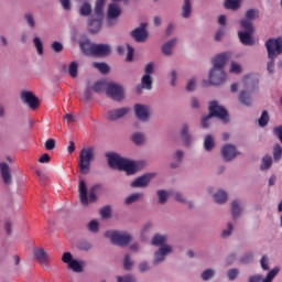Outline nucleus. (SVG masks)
Segmentation results:
<instances>
[{
  "instance_id": "11",
  "label": "nucleus",
  "mask_w": 282,
  "mask_h": 282,
  "mask_svg": "<svg viewBox=\"0 0 282 282\" xmlns=\"http://www.w3.org/2000/svg\"><path fill=\"white\" fill-rule=\"evenodd\" d=\"M147 25H148L147 23L142 22L140 26L135 28L131 32V36H133L137 43H144V41L149 39V32H147Z\"/></svg>"
},
{
  "instance_id": "20",
  "label": "nucleus",
  "mask_w": 282,
  "mask_h": 282,
  "mask_svg": "<svg viewBox=\"0 0 282 282\" xmlns=\"http://www.w3.org/2000/svg\"><path fill=\"white\" fill-rule=\"evenodd\" d=\"M149 182H151V175L145 174L143 176L138 177L131 183L132 188H144L149 186Z\"/></svg>"
},
{
  "instance_id": "49",
  "label": "nucleus",
  "mask_w": 282,
  "mask_h": 282,
  "mask_svg": "<svg viewBox=\"0 0 282 282\" xmlns=\"http://www.w3.org/2000/svg\"><path fill=\"white\" fill-rule=\"evenodd\" d=\"M100 216L102 217V219H109V217H111V207H102L100 209Z\"/></svg>"
},
{
  "instance_id": "57",
  "label": "nucleus",
  "mask_w": 282,
  "mask_h": 282,
  "mask_svg": "<svg viewBox=\"0 0 282 282\" xmlns=\"http://www.w3.org/2000/svg\"><path fill=\"white\" fill-rule=\"evenodd\" d=\"M231 74H241V65L237 64L236 62L231 63L230 66Z\"/></svg>"
},
{
  "instance_id": "42",
  "label": "nucleus",
  "mask_w": 282,
  "mask_h": 282,
  "mask_svg": "<svg viewBox=\"0 0 282 282\" xmlns=\"http://www.w3.org/2000/svg\"><path fill=\"white\" fill-rule=\"evenodd\" d=\"M94 67L101 74H109V65L107 63H94Z\"/></svg>"
},
{
  "instance_id": "25",
  "label": "nucleus",
  "mask_w": 282,
  "mask_h": 282,
  "mask_svg": "<svg viewBox=\"0 0 282 282\" xmlns=\"http://www.w3.org/2000/svg\"><path fill=\"white\" fill-rule=\"evenodd\" d=\"M105 1L106 0H97L95 6L94 17H105Z\"/></svg>"
},
{
  "instance_id": "35",
  "label": "nucleus",
  "mask_w": 282,
  "mask_h": 282,
  "mask_svg": "<svg viewBox=\"0 0 282 282\" xmlns=\"http://www.w3.org/2000/svg\"><path fill=\"white\" fill-rule=\"evenodd\" d=\"M79 14L80 17H89V14H91V4H89V2H85L79 8Z\"/></svg>"
},
{
  "instance_id": "17",
  "label": "nucleus",
  "mask_w": 282,
  "mask_h": 282,
  "mask_svg": "<svg viewBox=\"0 0 282 282\" xmlns=\"http://www.w3.org/2000/svg\"><path fill=\"white\" fill-rule=\"evenodd\" d=\"M79 202L82 206H89V197L87 196V183H85V180L79 181Z\"/></svg>"
},
{
  "instance_id": "52",
  "label": "nucleus",
  "mask_w": 282,
  "mask_h": 282,
  "mask_svg": "<svg viewBox=\"0 0 282 282\" xmlns=\"http://www.w3.org/2000/svg\"><path fill=\"white\" fill-rule=\"evenodd\" d=\"M123 268L124 270H131V268H133V261H131V257L129 254L124 256Z\"/></svg>"
},
{
  "instance_id": "38",
  "label": "nucleus",
  "mask_w": 282,
  "mask_h": 282,
  "mask_svg": "<svg viewBox=\"0 0 282 282\" xmlns=\"http://www.w3.org/2000/svg\"><path fill=\"white\" fill-rule=\"evenodd\" d=\"M142 197H144V194H142V193L131 194L130 196H128L126 198V204L127 205L133 204V202H138V200L142 199Z\"/></svg>"
},
{
  "instance_id": "43",
  "label": "nucleus",
  "mask_w": 282,
  "mask_h": 282,
  "mask_svg": "<svg viewBox=\"0 0 282 282\" xmlns=\"http://www.w3.org/2000/svg\"><path fill=\"white\" fill-rule=\"evenodd\" d=\"M68 268L73 270L74 272H83V264L78 262L77 260H73L69 264Z\"/></svg>"
},
{
  "instance_id": "10",
  "label": "nucleus",
  "mask_w": 282,
  "mask_h": 282,
  "mask_svg": "<svg viewBox=\"0 0 282 282\" xmlns=\"http://www.w3.org/2000/svg\"><path fill=\"white\" fill-rule=\"evenodd\" d=\"M22 101L25 102L30 109H39L41 101H39V97L35 96L32 91H22L21 94Z\"/></svg>"
},
{
  "instance_id": "54",
  "label": "nucleus",
  "mask_w": 282,
  "mask_h": 282,
  "mask_svg": "<svg viewBox=\"0 0 282 282\" xmlns=\"http://www.w3.org/2000/svg\"><path fill=\"white\" fill-rule=\"evenodd\" d=\"M117 282H135V276L133 275H124V276H117Z\"/></svg>"
},
{
  "instance_id": "60",
  "label": "nucleus",
  "mask_w": 282,
  "mask_h": 282,
  "mask_svg": "<svg viewBox=\"0 0 282 282\" xmlns=\"http://www.w3.org/2000/svg\"><path fill=\"white\" fill-rule=\"evenodd\" d=\"M262 270H270L268 256H263L260 260Z\"/></svg>"
},
{
  "instance_id": "46",
  "label": "nucleus",
  "mask_w": 282,
  "mask_h": 282,
  "mask_svg": "<svg viewBox=\"0 0 282 282\" xmlns=\"http://www.w3.org/2000/svg\"><path fill=\"white\" fill-rule=\"evenodd\" d=\"M158 197L161 204H166V202L169 200V194L164 189H160L158 192Z\"/></svg>"
},
{
  "instance_id": "34",
  "label": "nucleus",
  "mask_w": 282,
  "mask_h": 282,
  "mask_svg": "<svg viewBox=\"0 0 282 282\" xmlns=\"http://www.w3.org/2000/svg\"><path fill=\"white\" fill-rule=\"evenodd\" d=\"M214 199L216 204H225L226 199H228V194L220 189L214 195Z\"/></svg>"
},
{
  "instance_id": "18",
  "label": "nucleus",
  "mask_w": 282,
  "mask_h": 282,
  "mask_svg": "<svg viewBox=\"0 0 282 282\" xmlns=\"http://www.w3.org/2000/svg\"><path fill=\"white\" fill-rule=\"evenodd\" d=\"M111 54V46L108 44H95L93 56H109Z\"/></svg>"
},
{
  "instance_id": "63",
  "label": "nucleus",
  "mask_w": 282,
  "mask_h": 282,
  "mask_svg": "<svg viewBox=\"0 0 282 282\" xmlns=\"http://www.w3.org/2000/svg\"><path fill=\"white\" fill-rule=\"evenodd\" d=\"M144 72H145L144 76H151V74H153L154 72L153 62H150L147 64Z\"/></svg>"
},
{
  "instance_id": "22",
  "label": "nucleus",
  "mask_w": 282,
  "mask_h": 282,
  "mask_svg": "<svg viewBox=\"0 0 282 282\" xmlns=\"http://www.w3.org/2000/svg\"><path fill=\"white\" fill-rule=\"evenodd\" d=\"M34 257L42 265L50 263V254L45 252V249H37L34 251Z\"/></svg>"
},
{
  "instance_id": "56",
  "label": "nucleus",
  "mask_w": 282,
  "mask_h": 282,
  "mask_svg": "<svg viewBox=\"0 0 282 282\" xmlns=\"http://www.w3.org/2000/svg\"><path fill=\"white\" fill-rule=\"evenodd\" d=\"M78 248H79V250L88 251V250H91V245L88 241L83 240V241L78 242Z\"/></svg>"
},
{
  "instance_id": "13",
  "label": "nucleus",
  "mask_w": 282,
  "mask_h": 282,
  "mask_svg": "<svg viewBox=\"0 0 282 282\" xmlns=\"http://www.w3.org/2000/svg\"><path fill=\"white\" fill-rule=\"evenodd\" d=\"M102 28V18L98 15H93L88 20V30L90 34H98L100 32V29Z\"/></svg>"
},
{
  "instance_id": "23",
  "label": "nucleus",
  "mask_w": 282,
  "mask_h": 282,
  "mask_svg": "<svg viewBox=\"0 0 282 282\" xmlns=\"http://www.w3.org/2000/svg\"><path fill=\"white\" fill-rule=\"evenodd\" d=\"M121 13H122V11L120 10V7H118V4L110 3L108 6V18L109 19H118V17H120Z\"/></svg>"
},
{
  "instance_id": "44",
  "label": "nucleus",
  "mask_w": 282,
  "mask_h": 282,
  "mask_svg": "<svg viewBox=\"0 0 282 282\" xmlns=\"http://www.w3.org/2000/svg\"><path fill=\"white\" fill-rule=\"evenodd\" d=\"M33 43L36 47L39 56H43V42L41 41V37H34Z\"/></svg>"
},
{
  "instance_id": "50",
  "label": "nucleus",
  "mask_w": 282,
  "mask_h": 282,
  "mask_svg": "<svg viewBox=\"0 0 282 282\" xmlns=\"http://www.w3.org/2000/svg\"><path fill=\"white\" fill-rule=\"evenodd\" d=\"M44 147L46 151H54V149H56V140L54 139L46 140Z\"/></svg>"
},
{
  "instance_id": "33",
  "label": "nucleus",
  "mask_w": 282,
  "mask_h": 282,
  "mask_svg": "<svg viewBox=\"0 0 282 282\" xmlns=\"http://www.w3.org/2000/svg\"><path fill=\"white\" fill-rule=\"evenodd\" d=\"M109 84H107V82L99 80V82L94 84L93 89L96 91V94H102V91H105V89H106V94H107V86Z\"/></svg>"
},
{
  "instance_id": "36",
  "label": "nucleus",
  "mask_w": 282,
  "mask_h": 282,
  "mask_svg": "<svg viewBox=\"0 0 282 282\" xmlns=\"http://www.w3.org/2000/svg\"><path fill=\"white\" fill-rule=\"evenodd\" d=\"M268 122H270V115L268 110H264L261 117L258 120L259 127H268Z\"/></svg>"
},
{
  "instance_id": "48",
  "label": "nucleus",
  "mask_w": 282,
  "mask_h": 282,
  "mask_svg": "<svg viewBox=\"0 0 282 282\" xmlns=\"http://www.w3.org/2000/svg\"><path fill=\"white\" fill-rule=\"evenodd\" d=\"M215 276V271L213 269H207L202 273L203 281H208Z\"/></svg>"
},
{
  "instance_id": "3",
  "label": "nucleus",
  "mask_w": 282,
  "mask_h": 282,
  "mask_svg": "<svg viewBox=\"0 0 282 282\" xmlns=\"http://www.w3.org/2000/svg\"><path fill=\"white\" fill-rule=\"evenodd\" d=\"M210 118H219L223 122H229L228 110L219 106L217 101H212L209 104V113L202 119L203 129H208L210 127Z\"/></svg>"
},
{
  "instance_id": "64",
  "label": "nucleus",
  "mask_w": 282,
  "mask_h": 282,
  "mask_svg": "<svg viewBox=\"0 0 282 282\" xmlns=\"http://www.w3.org/2000/svg\"><path fill=\"white\" fill-rule=\"evenodd\" d=\"M187 91H195V78L188 80L186 86Z\"/></svg>"
},
{
  "instance_id": "19",
  "label": "nucleus",
  "mask_w": 282,
  "mask_h": 282,
  "mask_svg": "<svg viewBox=\"0 0 282 282\" xmlns=\"http://www.w3.org/2000/svg\"><path fill=\"white\" fill-rule=\"evenodd\" d=\"M0 172L4 184H12V174L10 173V165L8 163H0Z\"/></svg>"
},
{
  "instance_id": "4",
  "label": "nucleus",
  "mask_w": 282,
  "mask_h": 282,
  "mask_svg": "<svg viewBox=\"0 0 282 282\" xmlns=\"http://www.w3.org/2000/svg\"><path fill=\"white\" fill-rule=\"evenodd\" d=\"M265 47L270 58V62L268 63V70L270 74H274V59L276 56H279V54H282V37L269 39L265 42Z\"/></svg>"
},
{
  "instance_id": "14",
  "label": "nucleus",
  "mask_w": 282,
  "mask_h": 282,
  "mask_svg": "<svg viewBox=\"0 0 282 282\" xmlns=\"http://www.w3.org/2000/svg\"><path fill=\"white\" fill-rule=\"evenodd\" d=\"M130 111H131V108L129 107L110 110L108 111V120H111V121L120 120V118H124V116H127V113H129Z\"/></svg>"
},
{
  "instance_id": "51",
  "label": "nucleus",
  "mask_w": 282,
  "mask_h": 282,
  "mask_svg": "<svg viewBox=\"0 0 282 282\" xmlns=\"http://www.w3.org/2000/svg\"><path fill=\"white\" fill-rule=\"evenodd\" d=\"M24 19L29 28H34V25H36V22L34 21V15H32V13H25Z\"/></svg>"
},
{
  "instance_id": "40",
  "label": "nucleus",
  "mask_w": 282,
  "mask_h": 282,
  "mask_svg": "<svg viewBox=\"0 0 282 282\" xmlns=\"http://www.w3.org/2000/svg\"><path fill=\"white\" fill-rule=\"evenodd\" d=\"M272 166V156L271 155H265L262 159V164L260 166L261 171H268Z\"/></svg>"
},
{
  "instance_id": "27",
  "label": "nucleus",
  "mask_w": 282,
  "mask_h": 282,
  "mask_svg": "<svg viewBox=\"0 0 282 282\" xmlns=\"http://www.w3.org/2000/svg\"><path fill=\"white\" fill-rule=\"evenodd\" d=\"M246 19H242V21H249V23H252L254 19H259V11L258 9H249L245 13Z\"/></svg>"
},
{
  "instance_id": "1",
  "label": "nucleus",
  "mask_w": 282,
  "mask_h": 282,
  "mask_svg": "<svg viewBox=\"0 0 282 282\" xmlns=\"http://www.w3.org/2000/svg\"><path fill=\"white\" fill-rule=\"evenodd\" d=\"M213 68L209 70V85H224L226 83V63H228V53L218 54L213 61Z\"/></svg>"
},
{
  "instance_id": "12",
  "label": "nucleus",
  "mask_w": 282,
  "mask_h": 282,
  "mask_svg": "<svg viewBox=\"0 0 282 282\" xmlns=\"http://www.w3.org/2000/svg\"><path fill=\"white\" fill-rule=\"evenodd\" d=\"M279 274V268L272 269L267 276L263 279L261 274L251 275L249 278V282H272L274 280V276Z\"/></svg>"
},
{
  "instance_id": "41",
  "label": "nucleus",
  "mask_w": 282,
  "mask_h": 282,
  "mask_svg": "<svg viewBox=\"0 0 282 282\" xmlns=\"http://www.w3.org/2000/svg\"><path fill=\"white\" fill-rule=\"evenodd\" d=\"M68 74L72 78H76V76H78V63L72 62L69 64Z\"/></svg>"
},
{
  "instance_id": "47",
  "label": "nucleus",
  "mask_w": 282,
  "mask_h": 282,
  "mask_svg": "<svg viewBox=\"0 0 282 282\" xmlns=\"http://www.w3.org/2000/svg\"><path fill=\"white\" fill-rule=\"evenodd\" d=\"M99 188H100V185H95L90 188L89 194H88L89 202H96V199H97L96 193Z\"/></svg>"
},
{
  "instance_id": "32",
  "label": "nucleus",
  "mask_w": 282,
  "mask_h": 282,
  "mask_svg": "<svg viewBox=\"0 0 282 282\" xmlns=\"http://www.w3.org/2000/svg\"><path fill=\"white\" fill-rule=\"evenodd\" d=\"M224 6L226 10H239L241 2L239 0H225Z\"/></svg>"
},
{
  "instance_id": "15",
  "label": "nucleus",
  "mask_w": 282,
  "mask_h": 282,
  "mask_svg": "<svg viewBox=\"0 0 282 282\" xmlns=\"http://www.w3.org/2000/svg\"><path fill=\"white\" fill-rule=\"evenodd\" d=\"M223 158L226 160V162H231V160H235L237 158V148L232 144H226L223 150Z\"/></svg>"
},
{
  "instance_id": "5",
  "label": "nucleus",
  "mask_w": 282,
  "mask_h": 282,
  "mask_svg": "<svg viewBox=\"0 0 282 282\" xmlns=\"http://www.w3.org/2000/svg\"><path fill=\"white\" fill-rule=\"evenodd\" d=\"M166 243V236L155 235L152 239V246H162L154 253V265L158 263H162L166 259V254H171L173 252V248L171 246H164Z\"/></svg>"
},
{
  "instance_id": "62",
  "label": "nucleus",
  "mask_w": 282,
  "mask_h": 282,
  "mask_svg": "<svg viewBox=\"0 0 282 282\" xmlns=\"http://www.w3.org/2000/svg\"><path fill=\"white\" fill-rule=\"evenodd\" d=\"M127 48H128V53H127V61L128 63H131V61H133V47L129 44H127Z\"/></svg>"
},
{
  "instance_id": "26",
  "label": "nucleus",
  "mask_w": 282,
  "mask_h": 282,
  "mask_svg": "<svg viewBox=\"0 0 282 282\" xmlns=\"http://www.w3.org/2000/svg\"><path fill=\"white\" fill-rule=\"evenodd\" d=\"M141 85L142 89L151 91V89H153V79L151 78V75H143L141 78Z\"/></svg>"
},
{
  "instance_id": "53",
  "label": "nucleus",
  "mask_w": 282,
  "mask_h": 282,
  "mask_svg": "<svg viewBox=\"0 0 282 282\" xmlns=\"http://www.w3.org/2000/svg\"><path fill=\"white\" fill-rule=\"evenodd\" d=\"M227 276H228L229 281H235V279H237V276H239V269H230L227 272Z\"/></svg>"
},
{
  "instance_id": "58",
  "label": "nucleus",
  "mask_w": 282,
  "mask_h": 282,
  "mask_svg": "<svg viewBox=\"0 0 282 282\" xmlns=\"http://www.w3.org/2000/svg\"><path fill=\"white\" fill-rule=\"evenodd\" d=\"M52 50L56 52V54L61 53V51L63 50V43L61 42H53L51 45Z\"/></svg>"
},
{
  "instance_id": "37",
  "label": "nucleus",
  "mask_w": 282,
  "mask_h": 282,
  "mask_svg": "<svg viewBox=\"0 0 282 282\" xmlns=\"http://www.w3.org/2000/svg\"><path fill=\"white\" fill-rule=\"evenodd\" d=\"M282 158V148L279 143L273 147V160L274 162H280Z\"/></svg>"
},
{
  "instance_id": "16",
  "label": "nucleus",
  "mask_w": 282,
  "mask_h": 282,
  "mask_svg": "<svg viewBox=\"0 0 282 282\" xmlns=\"http://www.w3.org/2000/svg\"><path fill=\"white\" fill-rule=\"evenodd\" d=\"M134 113L139 120L147 122L149 120V107L137 104L134 105Z\"/></svg>"
},
{
  "instance_id": "7",
  "label": "nucleus",
  "mask_w": 282,
  "mask_h": 282,
  "mask_svg": "<svg viewBox=\"0 0 282 282\" xmlns=\"http://www.w3.org/2000/svg\"><path fill=\"white\" fill-rule=\"evenodd\" d=\"M240 25L242 30H245L238 32L240 43H242V45H254V39H252V35L254 34V26L252 25V22L248 20H240Z\"/></svg>"
},
{
  "instance_id": "6",
  "label": "nucleus",
  "mask_w": 282,
  "mask_h": 282,
  "mask_svg": "<svg viewBox=\"0 0 282 282\" xmlns=\"http://www.w3.org/2000/svg\"><path fill=\"white\" fill-rule=\"evenodd\" d=\"M94 148H84L79 153V172L82 175H87L91 170V162H94Z\"/></svg>"
},
{
  "instance_id": "24",
  "label": "nucleus",
  "mask_w": 282,
  "mask_h": 282,
  "mask_svg": "<svg viewBox=\"0 0 282 282\" xmlns=\"http://www.w3.org/2000/svg\"><path fill=\"white\" fill-rule=\"evenodd\" d=\"M177 43V39H172L170 40L167 43H165L162 46V53L165 56H171V54H173V47H175V44Z\"/></svg>"
},
{
  "instance_id": "55",
  "label": "nucleus",
  "mask_w": 282,
  "mask_h": 282,
  "mask_svg": "<svg viewBox=\"0 0 282 282\" xmlns=\"http://www.w3.org/2000/svg\"><path fill=\"white\" fill-rule=\"evenodd\" d=\"M62 261L63 263H67L69 265V263L74 261V257L72 256V252H65L62 257Z\"/></svg>"
},
{
  "instance_id": "45",
  "label": "nucleus",
  "mask_w": 282,
  "mask_h": 282,
  "mask_svg": "<svg viewBox=\"0 0 282 282\" xmlns=\"http://www.w3.org/2000/svg\"><path fill=\"white\" fill-rule=\"evenodd\" d=\"M132 142H134V144H144V134L137 132L132 135Z\"/></svg>"
},
{
  "instance_id": "30",
  "label": "nucleus",
  "mask_w": 282,
  "mask_h": 282,
  "mask_svg": "<svg viewBox=\"0 0 282 282\" xmlns=\"http://www.w3.org/2000/svg\"><path fill=\"white\" fill-rule=\"evenodd\" d=\"M181 138L184 140L186 147L191 144V134L188 133V123H184L181 130Z\"/></svg>"
},
{
  "instance_id": "39",
  "label": "nucleus",
  "mask_w": 282,
  "mask_h": 282,
  "mask_svg": "<svg viewBox=\"0 0 282 282\" xmlns=\"http://www.w3.org/2000/svg\"><path fill=\"white\" fill-rule=\"evenodd\" d=\"M204 147L206 151H213V148L215 147V139H213V135L208 134L205 138Z\"/></svg>"
},
{
  "instance_id": "59",
  "label": "nucleus",
  "mask_w": 282,
  "mask_h": 282,
  "mask_svg": "<svg viewBox=\"0 0 282 282\" xmlns=\"http://www.w3.org/2000/svg\"><path fill=\"white\" fill-rule=\"evenodd\" d=\"M98 228H99V224H98V221H96V220H91V221L88 224V230H89L90 232H96V231L98 230Z\"/></svg>"
},
{
  "instance_id": "2",
  "label": "nucleus",
  "mask_w": 282,
  "mask_h": 282,
  "mask_svg": "<svg viewBox=\"0 0 282 282\" xmlns=\"http://www.w3.org/2000/svg\"><path fill=\"white\" fill-rule=\"evenodd\" d=\"M108 164L110 169H118V171H124L127 175H133L138 172V165L135 162L124 159L116 153L107 154Z\"/></svg>"
},
{
  "instance_id": "28",
  "label": "nucleus",
  "mask_w": 282,
  "mask_h": 282,
  "mask_svg": "<svg viewBox=\"0 0 282 282\" xmlns=\"http://www.w3.org/2000/svg\"><path fill=\"white\" fill-rule=\"evenodd\" d=\"M182 17L183 19H188L193 14V7L191 6V0H185L184 6L182 7Z\"/></svg>"
},
{
  "instance_id": "61",
  "label": "nucleus",
  "mask_w": 282,
  "mask_h": 282,
  "mask_svg": "<svg viewBox=\"0 0 282 282\" xmlns=\"http://www.w3.org/2000/svg\"><path fill=\"white\" fill-rule=\"evenodd\" d=\"M51 161H52V158H51L50 154H47V153H44V154L39 159L40 164H50Z\"/></svg>"
},
{
  "instance_id": "29",
  "label": "nucleus",
  "mask_w": 282,
  "mask_h": 282,
  "mask_svg": "<svg viewBox=\"0 0 282 282\" xmlns=\"http://www.w3.org/2000/svg\"><path fill=\"white\" fill-rule=\"evenodd\" d=\"M239 101L246 107H250L252 105V99L250 98V93L242 90L239 96Z\"/></svg>"
},
{
  "instance_id": "31",
  "label": "nucleus",
  "mask_w": 282,
  "mask_h": 282,
  "mask_svg": "<svg viewBox=\"0 0 282 282\" xmlns=\"http://www.w3.org/2000/svg\"><path fill=\"white\" fill-rule=\"evenodd\" d=\"M231 215L234 219H239L241 215V207H239V200L235 199L231 203Z\"/></svg>"
},
{
  "instance_id": "21",
  "label": "nucleus",
  "mask_w": 282,
  "mask_h": 282,
  "mask_svg": "<svg viewBox=\"0 0 282 282\" xmlns=\"http://www.w3.org/2000/svg\"><path fill=\"white\" fill-rule=\"evenodd\" d=\"M79 47L86 56H94L96 44L91 43L89 40H85L84 42L79 43Z\"/></svg>"
},
{
  "instance_id": "9",
  "label": "nucleus",
  "mask_w": 282,
  "mask_h": 282,
  "mask_svg": "<svg viewBox=\"0 0 282 282\" xmlns=\"http://www.w3.org/2000/svg\"><path fill=\"white\" fill-rule=\"evenodd\" d=\"M106 94L108 98H111L112 100H117V102L124 100V88H122V86L116 83H108Z\"/></svg>"
},
{
  "instance_id": "8",
  "label": "nucleus",
  "mask_w": 282,
  "mask_h": 282,
  "mask_svg": "<svg viewBox=\"0 0 282 282\" xmlns=\"http://www.w3.org/2000/svg\"><path fill=\"white\" fill-rule=\"evenodd\" d=\"M105 237L110 239L113 246H120L121 248L129 246L131 241V235L127 231H106Z\"/></svg>"
}]
</instances>
